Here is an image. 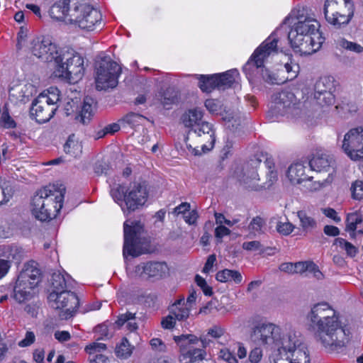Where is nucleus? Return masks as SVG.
Returning <instances> with one entry per match:
<instances>
[{"label":"nucleus","mask_w":363,"mask_h":363,"mask_svg":"<svg viewBox=\"0 0 363 363\" xmlns=\"http://www.w3.org/2000/svg\"><path fill=\"white\" fill-rule=\"evenodd\" d=\"M286 176L292 184H299L310 181L312 177L306 174V167L301 163L291 164L287 170Z\"/></svg>","instance_id":"a878e982"},{"label":"nucleus","mask_w":363,"mask_h":363,"mask_svg":"<svg viewBox=\"0 0 363 363\" xmlns=\"http://www.w3.org/2000/svg\"><path fill=\"white\" fill-rule=\"evenodd\" d=\"M322 213L328 218L332 219L335 223H339L341 221V218L338 216L336 211L332 208H324L321 209Z\"/></svg>","instance_id":"13d9d810"},{"label":"nucleus","mask_w":363,"mask_h":363,"mask_svg":"<svg viewBox=\"0 0 363 363\" xmlns=\"http://www.w3.org/2000/svg\"><path fill=\"white\" fill-rule=\"evenodd\" d=\"M310 354L307 347L293 330L288 331L282 345L275 353L274 363H310Z\"/></svg>","instance_id":"0eeeda50"},{"label":"nucleus","mask_w":363,"mask_h":363,"mask_svg":"<svg viewBox=\"0 0 363 363\" xmlns=\"http://www.w3.org/2000/svg\"><path fill=\"white\" fill-rule=\"evenodd\" d=\"M324 14L330 24L340 28L350 21L354 15V4L351 0H326Z\"/></svg>","instance_id":"f8f14e48"},{"label":"nucleus","mask_w":363,"mask_h":363,"mask_svg":"<svg viewBox=\"0 0 363 363\" xmlns=\"http://www.w3.org/2000/svg\"><path fill=\"white\" fill-rule=\"evenodd\" d=\"M218 89H225L231 87L239 77L237 69H231L222 74H216Z\"/></svg>","instance_id":"2f4dec72"},{"label":"nucleus","mask_w":363,"mask_h":363,"mask_svg":"<svg viewBox=\"0 0 363 363\" xmlns=\"http://www.w3.org/2000/svg\"><path fill=\"white\" fill-rule=\"evenodd\" d=\"M1 125L5 128H13L16 127V123L14 120L10 116L8 111H4L1 117Z\"/></svg>","instance_id":"864d4df0"},{"label":"nucleus","mask_w":363,"mask_h":363,"mask_svg":"<svg viewBox=\"0 0 363 363\" xmlns=\"http://www.w3.org/2000/svg\"><path fill=\"white\" fill-rule=\"evenodd\" d=\"M135 313L127 312L125 313L121 314L118 316L117 320L116 321V324L121 327L125 323H127L126 327L130 331H135L138 328V325L135 321Z\"/></svg>","instance_id":"ea45409f"},{"label":"nucleus","mask_w":363,"mask_h":363,"mask_svg":"<svg viewBox=\"0 0 363 363\" xmlns=\"http://www.w3.org/2000/svg\"><path fill=\"white\" fill-rule=\"evenodd\" d=\"M279 72L281 77L279 79V82H286L294 79L298 73L299 66L298 64L292 62V60L288 57V61L286 62L281 69H279Z\"/></svg>","instance_id":"c756f323"},{"label":"nucleus","mask_w":363,"mask_h":363,"mask_svg":"<svg viewBox=\"0 0 363 363\" xmlns=\"http://www.w3.org/2000/svg\"><path fill=\"white\" fill-rule=\"evenodd\" d=\"M48 300L52 308L60 311V317L65 320L74 316L79 304L77 296L69 290L59 294L51 292Z\"/></svg>","instance_id":"dca6fc26"},{"label":"nucleus","mask_w":363,"mask_h":363,"mask_svg":"<svg viewBox=\"0 0 363 363\" xmlns=\"http://www.w3.org/2000/svg\"><path fill=\"white\" fill-rule=\"evenodd\" d=\"M160 101L163 106L167 109L179 101V92L175 89L167 88L161 96Z\"/></svg>","instance_id":"4c0bfd02"},{"label":"nucleus","mask_w":363,"mask_h":363,"mask_svg":"<svg viewBox=\"0 0 363 363\" xmlns=\"http://www.w3.org/2000/svg\"><path fill=\"white\" fill-rule=\"evenodd\" d=\"M146 121L147 118L140 114L130 113L127 114L121 121L123 123H126L131 127H136L140 125H143Z\"/></svg>","instance_id":"37998d69"},{"label":"nucleus","mask_w":363,"mask_h":363,"mask_svg":"<svg viewBox=\"0 0 363 363\" xmlns=\"http://www.w3.org/2000/svg\"><path fill=\"white\" fill-rule=\"evenodd\" d=\"M334 79L332 77H320L315 84L314 98L320 106H330L335 102Z\"/></svg>","instance_id":"6ab92c4d"},{"label":"nucleus","mask_w":363,"mask_h":363,"mask_svg":"<svg viewBox=\"0 0 363 363\" xmlns=\"http://www.w3.org/2000/svg\"><path fill=\"white\" fill-rule=\"evenodd\" d=\"M311 262H298L294 263V274H302L308 270Z\"/></svg>","instance_id":"69168bd1"},{"label":"nucleus","mask_w":363,"mask_h":363,"mask_svg":"<svg viewBox=\"0 0 363 363\" xmlns=\"http://www.w3.org/2000/svg\"><path fill=\"white\" fill-rule=\"evenodd\" d=\"M55 63L54 75L67 79L69 83L78 82L84 74V58L72 48H60Z\"/></svg>","instance_id":"20e7f679"},{"label":"nucleus","mask_w":363,"mask_h":363,"mask_svg":"<svg viewBox=\"0 0 363 363\" xmlns=\"http://www.w3.org/2000/svg\"><path fill=\"white\" fill-rule=\"evenodd\" d=\"M220 357L228 363H238L236 357L228 350H221Z\"/></svg>","instance_id":"e2e57ef3"},{"label":"nucleus","mask_w":363,"mask_h":363,"mask_svg":"<svg viewBox=\"0 0 363 363\" xmlns=\"http://www.w3.org/2000/svg\"><path fill=\"white\" fill-rule=\"evenodd\" d=\"M64 148L66 153L75 157L79 156L82 152V143L79 141L74 134L69 136Z\"/></svg>","instance_id":"f704fd0d"},{"label":"nucleus","mask_w":363,"mask_h":363,"mask_svg":"<svg viewBox=\"0 0 363 363\" xmlns=\"http://www.w3.org/2000/svg\"><path fill=\"white\" fill-rule=\"evenodd\" d=\"M299 220V228L305 234L312 233L318 227V222L315 218L304 210L297 212Z\"/></svg>","instance_id":"cd10ccee"},{"label":"nucleus","mask_w":363,"mask_h":363,"mask_svg":"<svg viewBox=\"0 0 363 363\" xmlns=\"http://www.w3.org/2000/svg\"><path fill=\"white\" fill-rule=\"evenodd\" d=\"M121 68L111 59L104 58L96 67V87L98 90H106L117 86Z\"/></svg>","instance_id":"4468645a"},{"label":"nucleus","mask_w":363,"mask_h":363,"mask_svg":"<svg viewBox=\"0 0 363 363\" xmlns=\"http://www.w3.org/2000/svg\"><path fill=\"white\" fill-rule=\"evenodd\" d=\"M168 272V267L164 262H148L141 263L135 266L134 269L135 276L141 278H156L160 279L164 276Z\"/></svg>","instance_id":"412c9836"},{"label":"nucleus","mask_w":363,"mask_h":363,"mask_svg":"<svg viewBox=\"0 0 363 363\" xmlns=\"http://www.w3.org/2000/svg\"><path fill=\"white\" fill-rule=\"evenodd\" d=\"M174 340L180 347L179 362L181 363H195L204 359L205 351L194 346L199 342V339L195 335L176 336Z\"/></svg>","instance_id":"f3484780"},{"label":"nucleus","mask_w":363,"mask_h":363,"mask_svg":"<svg viewBox=\"0 0 363 363\" xmlns=\"http://www.w3.org/2000/svg\"><path fill=\"white\" fill-rule=\"evenodd\" d=\"M203 116L202 111L199 109L194 108L189 110L185 112L182 116V121L185 127H195L199 128L201 123V118Z\"/></svg>","instance_id":"7c9ffc66"},{"label":"nucleus","mask_w":363,"mask_h":363,"mask_svg":"<svg viewBox=\"0 0 363 363\" xmlns=\"http://www.w3.org/2000/svg\"><path fill=\"white\" fill-rule=\"evenodd\" d=\"M45 99L38 96L33 101L30 108V115L39 123L49 121L55 115L58 106L50 104Z\"/></svg>","instance_id":"aec40b11"},{"label":"nucleus","mask_w":363,"mask_h":363,"mask_svg":"<svg viewBox=\"0 0 363 363\" xmlns=\"http://www.w3.org/2000/svg\"><path fill=\"white\" fill-rule=\"evenodd\" d=\"M134 347L132 346L127 338L124 337L116 347V354L122 359L128 358L133 353Z\"/></svg>","instance_id":"a19ab883"},{"label":"nucleus","mask_w":363,"mask_h":363,"mask_svg":"<svg viewBox=\"0 0 363 363\" xmlns=\"http://www.w3.org/2000/svg\"><path fill=\"white\" fill-rule=\"evenodd\" d=\"M237 177L240 183L246 189L257 191L262 188L259 184V178L257 169L253 167H245Z\"/></svg>","instance_id":"b1692460"},{"label":"nucleus","mask_w":363,"mask_h":363,"mask_svg":"<svg viewBox=\"0 0 363 363\" xmlns=\"http://www.w3.org/2000/svg\"><path fill=\"white\" fill-rule=\"evenodd\" d=\"M242 248L247 251H257L261 250L262 245L257 240L245 242L242 243Z\"/></svg>","instance_id":"052dcab7"},{"label":"nucleus","mask_w":363,"mask_h":363,"mask_svg":"<svg viewBox=\"0 0 363 363\" xmlns=\"http://www.w3.org/2000/svg\"><path fill=\"white\" fill-rule=\"evenodd\" d=\"M16 47L18 50L25 49L45 62H55L60 49L50 40L43 37L28 35L23 29L18 33Z\"/></svg>","instance_id":"423d86ee"},{"label":"nucleus","mask_w":363,"mask_h":363,"mask_svg":"<svg viewBox=\"0 0 363 363\" xmlns=\"http://www.w3.org/2000/svg\"><path fill=\"white\" fill-rule=\"evenodd\" d=\"M295 228L294 225L290 222H278L276 229L282 235H289Z\"/></svg>","instance_id":"8fccbe9b"},{"label":"nucleus","mask_w":363,"mask_h":363,"mask_svg":"<svg viewBox=\"0 0 363 363\" xmlns=\"http://www.w3.org/2000/svg\"><path fill=\"white\" fill-rule=\"evenodd\" d=\"M177 321V320L174 315L169 312V314L162 319L161 325L164 329L171 330L175 327Z\"/></svg>","instance_id":"603ef678"},{"label":"nucleus","mask_w":363,"mask_h":363,"mask_svg":"<svg viewBox=\"0 0 363 363\" xmlns=\"http://www.w3.org/2000/svg\"><path fill=\"white\" fill-rule=\"evenodd\" d=\"M307 319L315 341L328 352L346 347L352 339L351 326L342 323L339 313L327 302L314 304Z\"/></svg>","instance_id":"f257e3e1"},{"label":"nucleus","mask_w":363,"mask_h":363,"mask_svg":"<svg viewBox=\"0 0 363 363\" xmlns=\"http://www.w3.org/2000/svg\"><path fill=\"white\" fill-rule=\"evenodd\" d=\"M150 344L152 347V349L155 351L160 352H164L166 351V345L160 338H152L150 340Z\"/></svg>","instance_id":"6e6d98bb"},{"label":"nucleus","mask_w":363,"mask_h":363,"mask_svg":"<svg viewBox=\"0 0 363 363\" xmlns=\"http://www.w3.org/2000/svg\"><path fill=\"white\" fill-rule=\"evenodd\" d=\"M94 101L91 97L86 96L84 99L83 105L77 119L85 124L88 123L94 115Z\"/></svg>","instance_id":"72a5a7b5"},{"label":"nucleus","mask_w":363,"mask_h":363,"mask_svg":"<svg viewBox=\"0 0 363 363\" xmlns=\"http://www.w3.org/2000/svg\"><path fill=\"white\" fill-rule=\"evenodd\" d=\"M265 222L261 217L257 216L254 218L249 225V230L255 235L257 233H261L262 232V228L264 225Z\"/></svg>","instance_id":"09e8293b"},{"label":"nucleus","mask_w":363,"mask_h":363,"mask_svg":"<svg viewBox=\"0 0 363 363\" xmlns=\"http://www.w3.org/2000/svg\"><path fill=\"white\" fill-rule=\"evenodd\" d=\"M33 86L30 84L18 85L9 90V97L16 102L26 103L32 95Z\"/></svg>","instance_id":"c85d7f7f"},{"label":"nucleus","mask_w":363,"mask_h":363,"mask_svg":"<svg viewBox=\"0 0 363 363\" xmlns=\"http://www.w3.org/2000/svg\"><path fill=\"white\" fill-rule=\"evenodd\" d=\"M216 279L222 283L233 281L236 284H240L242 281V276L239 271L225 269L216 273Z\"/></svg>","instance_id":"473e14b6"},{"label":"nucleus","mask_w":363,"mask_h":363,"mask_svg":"<svg viewBox=\"0 0 363 363\" xmlns=\"http://www.w3.org/2000/svg\"><path fill=\"white\" fill-rule=\"evenodd\" d=\"M71 6L72 10L70 24L87 31H93L102 27L101 13L86 0H78Z\"/></svg>","instance_id":"1a4fd4ad"},{"label":"nucleus","mask_w":363,"mask_h":363,"mask_svg":"<svg viewBox=\"0 0 363 363\" xmlns=\"http://www.w3.org/2000/svg\"><path fill=\"white\" fill-rule=\"evenodd\" d=\"M272 108L275 113L284 115L292 111L296 106L295 95L290 91H281L272 96Z\"/></svg>","instance_id":"4be33fe9"},{"label":"nucleus","mask_w":363,"mask_h":363,"mask_svg":"<svg viewBox=\"0 0 363 363\" xmlns=\"http://www.w3.org/2000/svg\"><path fill=\"white\" fill-rule=\"evenodd\" d=\"M35 339V337L33 332H27L25 338L19 342L18 345L22 347H28L34 342Z\"/></svg>","instance_id":"0e129e2a"},{"label":"nucleus","mask_w":363,"mask_h":363,"mask_svg":"<svg viewBox=\"0 0 363 363\" xmlns=\"http://www.w3.org/2000/svg\"><path fill=\"white\" fill-rule=\"evenodd\" d=\"M39 96L49 102L50 104L57 106V103L60 101V91L56 87H50Z\"/></svg>","instance_id":"79ce46f5"},{"label":"nucleus","mask_w":363,"mask_h":363,"mask_svg":"<svg viewBox=\"0 0 363 363\" xmlns=\"http://www.w3.org/2000/svg\"><path fill=\"white\" fill-rule=\"evenodd\" d=\"M320 23L311 17H301L288 33V40L296 52L308 55L318 51L324 41Z\"/></svg>","instance_id":"f03ea898"},{"label":"nucleus","mask_w":363,"mask_h":363,"mask_svg":"<svg viewBox=\"0 0 363 363\" xmlns=\"http://www.w3.org/2000/svg\"><path fill=\"white\" fill-rule=\"evenodd\" d=\"M288 331H282L281 328L272 323L262 320H252L250 330V341L256 346L267 350H275L282 345V340L286 337Z\"/></svg>","instance_id":"39448f33"},{"label":"nucleus","mask_w":363,"mask_h":363,"mask_svg":"<svg viewBox=\"0 0 363 363\" xmlns=\"http://www.w3.org/2000/svg\"><path fill=\"white\" fill-rule=\"evenodd\" d=\"M230 233V230L226 228L225 226L221 225H219L216 229H215V236L216 238L221 239L224 236L228 235Z\"/></svg>","instance_id":"338daca9"},{"label":"nucleus","mask_w":363,"mask_h":363,"mask_svg":"<svg viewBox=\"0 0 363 363\" xmlns=\"http://www.w3.org/2000/svg\"><path fill=\"white\" fill-rule=\"evenodd\" d=\"M333 164V157L325 152L316 153L309 162L311 169L317 172L328 171Z\"/></svg>","instance_id":"bb28decb"},{"label":"nucleus","mask_w":363,"mask_h":363,"mask_svg":"<svg viewBox=\"0 0 363 363\" xmlns=\"http://www.w3.org/2000/svg\"><path fill=\"white\" fill-rule=\"evenodd\" d=\"M337 45L343 49L356 53H361L363 52V47L361 45L354 42L348 41L345 38H340L338 40Z\"/></svg>","instance_id":"a18cd8bd"},{"label":"nucleus","mask_w":363,"mask_h":363,"mask_svg":"<svg viewBox=\"0 0 363 363\" xmlns=\"http://www.w3.org/2000/svg\"><path fill=\"white\" fill-rule=\"evenodd\" d=\"M334 245L345 250L347 255L350 257H354L358 252L357 248L354 245L342 238H336L335 240Z\"/></svg>","instance_id":"c03bdc74"},{"label":"nucleus","mask_w":363,"mask_h":363,"mask_svg":"<svg viewBox=\"0 0 363 363\" xmlns=\"http://www.w3.org/2000/svg\"><path fill=\"white\" fill-rule=\"evenodd\" d=\"M111 196L123 211H134L145 203L148 193L144 184L135 182L127 188L119 186L112 189Z\"/></svg>","instance_id":"9d476101"},{"label":"nucleus","mask_w":363,"mask_h":363,"mask_svg":"<svg viewBox=\"0 0 363 363\" xmlns=\"http://www.w3.org/2000/svg\"><path fill=\"white\" fill-rule=\"evenodd\" d=\"M216 262V257L215 255H211L208 257V259L205 263V265L202 269V272L205 274L209 273L212 271L214 264Z\"/></svg>","instance_id":"680f3d73"},{"label":"nucleus","mask_w":363,"mask_h":363,"mask_svg":"<svg viewBox=\"0 0 363 363\" xmlns=\"http://www.w3.org/2000/svg\"><path fill=\"white\" fill-rule=\"evenodd\" d=\"M65 192V188H57L55 185L38 191L31 201L32 214L40 221L55 218L62 207Z\"/></svg>","instance_id":"7ed1b4c3"},{"label":"nucleus","mask_w":363,"mask_h":363,"mask_svg":"<svg viewBox=\"0 0 363 363\" xmlns=\"http://www.w3.org/2000/svg\"><path fill=\"white\" fill-rule=\"evenodd\" d=\"M106 349V345L104 343L92 342L86 346L85 351L91 356V354H97V352L104 351Z\"/></svg>","instance_id":"3c124183"},{"label":"nucleus","mask_w":363,"mask_h":363,"mask_svg":"<svg viewBox=\"0 0 363 363\" xmlns=\"http://www.w3.org/2000/svg\"><path fill=\"white\" fill-rule=\"evenodd\" d=\"M199 86L203 91L211 92L215 88L218 89V79L216 74L200 75L199 77Z\"/></svg>","instance_id":"c9c22d12"},{"label":"nucleus","mask_w":363,"mask_h":363,"mask_svg":"<svg viewBox=\"0 0 363 363\" xmlns=\"http://www.w3.org/2000/svg\"><path fill=\"white\" fill-rule=\"evenodd\" d=\"M282 26L277 28L255 50L250 60L243 67V71L247 74H250L254 69H257L262 67L268 57L277 52V43L282 34Z\"/></svg>","instance_id":"9b49d317"},{"label":"nucleus","mask_w":363,"mask_h":363,"mask_svg":"<svg viewBox=\"0 0 363 363\" xmlns=\"http://www.w3.org/2000/svg\"><path fill=\"white\" fill-rule=\"evenodd\" d=\"M352 196L354 199L361 200L363 199V181L357 180L352 184L350 188Z\"/></svg>","instance_id":"de8ad7c7"},{"label":"nucleus","mask_w":363,"mask_h":363,"mask_svg":"<svg viewBox=\"0 0 363 363\" xmlns=\"http://www.w3.org/2000/svg\"><path fill=\"white\" fill-rule=\"evenodd\" d=\"M216 139L212 125L208 122H202L194 129L193 134L186 138V146L194 155H201L211 150Z\"/></svg>","instance_id":"ddd939ff"},{"label":"nucleus","mask_w":363,"mask_h":363,"mask_svg":"<svg viewBox=\"0 0 363 363\" xmlns=\"http://www.w3.org/2000/svg\"><path fill=\"white\" fill-rule=\"evenodd\" d=\"M168 311L174 315L177 321L182 322L189 318L191 308L186 306L184 297L182 296L168 307Z\"/></svg>","instance_id":"393cba45"},{"label":"nucleus","mask_w":363,"mask_h":363,"mask_svg":"<svg viewBox=\"0 0 363 363\" xmlns=\"http://www.w3.org/2000/svg\"><path fill=\"white\" fill-rule=\"evenodd\" d=\"M78 0H59L50 9V15L52 18L70 23L72 18V4Z\"/></svg>","instance_id":"5701e85b"},{"label":"nucleus","mask_w":363,"mask_h":363,"mask_svg":"<svg viewBox=\"0 0 363 363\" xmlns=\"http://www.w3.org/2000/svg\"><path fill=\"white\" fill-rule=\"evenodd\" d=\"M205 106L211 113H218L220 104L218 101L215 99H207L205 101Z\"/></svg>","instance_id":"4d7b16f0"},{"label":"nucleus","mask_w":363,"mask_h":363,"mask_svg":"<svg viewBox=\"0 0 363 363\" xmlns=\"http://www.w3.org/2000/svg\"><path fill=\"white\" fill-rule=\"evenodd\" d=\"M184 220L189 225H194L196 223L198 218V213L196 211L193 210L191 211H189L187 214H185L184 216Z\"/></svg>","instance_id":"774afa93"},{"label":"nucleus","mask_w":363,"mask_h":363,"mask_svg":"<svg viewBox=\"0 0 363 363\" xmlns=\"http://www.w3.org/2000/svg\"><path fill=\"white\" fill-rule=\"evenodd\" d=\"M52 291L56 294L61 293V291H68L67 280L64 274L60 272H55L52 275Z\"/></svg>","instance_id":"58836bf2"},{"label":"nucleus","mask_w":363,"mask_h":363,"mask_svg":"<svg viewBox=\"0 0 363 363\" xmlns=\"http://www.w3.org/2000/svg\"><path fill=\"white\" fill-rule=\"evenodd\" d=\"M225 332V328L220 325H213L208 330V334L212 337L219 338L224 335Z\"/></svg>","instance_id":"bf43d9fd"},{"label":"nucleus","mask_w":363,"mask_h":363,"mask_svg":"<svg viewBox=\"0 0 363 363\" xmlns=\"http://www.w3.org/2000/svg\"><path fill=\"white\" fill-rule=\"evenodd\" d=\"M342 148L351 160L363 159V128L350 130L344 136Z\"/></svg>","instance_id":"a211bd4d"},{"label":"nucleus","mask_w":363,"mask_h":363,"mask_svg":"<svg viewBox=\"0 0 363 363\" xmlns=\"http://www.w3.org/2000/svg\"><path fill=\"white\" fill-rule=\"evenodd\" d=\"M123 256H139L142 252L138 247V244L144 233V225L140 220H126L123 223Z\"/></svg>","instance_id":"2eb2a0df"},{"label":"nucleus","mask_w":363,"mask_h":363,"mask_svg":"<svg viewBox=\"0 0 363 363\" xmlns=\"http://www.w3.org/2000/svg\"><path fill=\"white\" fill-rule=\"evenodd\" d=\"M262 79L267 83L271 84H282L284 82H279V79L281 77L279 72L274 73L267 69H262Z\"/></svg>","instance_id":"49530a36"},{"label":"nucleus","mask_w":363,"mask_h":363,"mask_svg":"<svg viewBox=\"0 0 363 363\" xmlns=\"http://www.w3.org/2000/svg\"><path fill=\"white\" fill-rule=\"evenodd\" d=\"M363 222V216L357 212L348 214L346 220V230L350 232V237L354 238L358 225Z\"/></svg>","instance_id":"e433bc0d"},{"label":"nucleus","mask_w":363,"mask_h":363,"mask_svg":"<svg viewBox=\"0 0 363 363\" xmlns=\"http://www.w3.org/2000/svg\"><path fill=\"white\" fill-rule=\"evenodd\" d=\"M262 347L256 346L251 350L249 354V359L252 363H258L262 357Z\"/></svg>","instance_id":"5fc2aeb1"},{"label":"nucleus","mask_w":363,"mask_h":363,"mask_svg":"<svg viewBox=\"0 0 363 363\" xmlns=\"http://www.w3.org/2000/svg\"><path fill=\"white\" fill-rule=\"evenodd\" d=\"M41 281V272L34 262L27 263L17 277L13 298L19 303L30 299Z\"/></svg>","instance_id":"6e6552de"}]
</instances>
